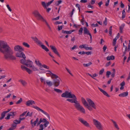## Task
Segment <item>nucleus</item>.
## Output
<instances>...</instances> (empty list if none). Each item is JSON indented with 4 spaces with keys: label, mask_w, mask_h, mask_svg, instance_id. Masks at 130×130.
<instances>
[{
    "label": "nucleus",
    "mask_w": 130,
    "mask_h": 130,
    "mask_svg": "<svg viewBox=\"0 0 130 130\" xmlns=\"http://www.w3.org/2000/svg\"><path fill=\"white\" fill-rule=\"evenodd\" d=\"M104 71V69H101L99 72V74L100 75H102Z\"/></svg>",
    "instance_id": "nucleus-55"
},
{
    "label": "nucleus",
    "mask_w": 130,
    "mask_h": 130,
    "mask_svg": "<svg viewBox=\"0 0 130 130\" xmlns=\"http://www.w3.org/2000/svg\"><path fill=\"white\" fill-rule=\"evenodd\" d=\"M87 101L89 103V106H91L95 109H96V105L93 101L89 98L86 99Z\"/></svg>",
    "instance_id": "nucleus-7"
},
{
    "label": "nucleus",
    "mask_w": 130,
    "mask_h": 130,
    "mask_svg": "<svg viewBox=\"0 0 130 130\" xmlns=\"http://www.w3.org/2000/svg\"><path fill=\"white\" fill-rule=\"evenodd\" d=\"M86 44H83L82 45H80L79 46V48H85V45H86Z\"/></svg>",
    "instance_id": "nucleus-60"
},
{
    "label": "nucleus",
    "mask_w": 130,
    "mask_h": 130,
    "mask_svg": "<svg viewBox=\"0 0 130 130\" xmlns=\"http://www.w3.org/2000/svg\"><path fill=\"white\" fill-rule=\"evenodd\" d=\"M50 47L55 54L58 55L59 57H60V55L58 52L57 48L55 47L52 45H50Z\"/></svg>",
    "instance_id": "nucleus-9"
},
{
    "label": "nucleus",
    "mask_w": 130,
    "mask_h": 130,
    "mask_svg": "<svg viewBox=\"0 0 130 130\" xmlns=\"http://www.w3.org/2000/svg\"><path fill=\"white\" fill-rule=\"evenodd\" d=\"M92 26L94 27H96L98 26V24L96 23V24H94L93 23L91 24Z\"/></svg>",
    "instance_id": "nucleus-54"
},
{
    "label": "nucleus",
    "mask_w": 130,
    "mask_h": 130,
    "mask_svg": "<svg viewBox=\"0 0 130 130\" xmlns=\"http://www.w3.org/2000/svg\"><path fill=\"white\" fill-rule=\"evenodd\" d=\"M98 89L100 91L104 94L105 95L108 97H109L110 96L105 91L103 90V89L100 88L99 87L98 88Z\"/></svg>",
    "instance_id": "nucleus-17"
},
{
    "label": "nucleus",
    "mask_w": 130,
    "mask_h": 130,
    "mask_svg": "<svg viewBox=\"0 0 130 130\" xmlns=\"http://www.w3.org/2000/svg\"><path fill=\"white\" fill-rule=\"evenodd\" d=\"M78 120L82 124L85 126L87 127H89L90 126L89 124L86 121L84 120L83 118L79 117L78 118Z\"/></svg>",
    "instance_id": "nucleus-6"
},
{
    "label": "nucleus",
    "mask_w": 130,
    "mask_h": 130,
    "mask_svg": "<svg viewBox=\"0 0 130 130\" xmlns=\"http://www.w3.org/2000/svg\"><path fill=\"white\" fill-rule=\"evenodd\" d=\"M0 52L3 53L5 59L15 60V57L13 55V52L7 43L3 41H0Z\"/></svg>",
    "instance_id": "nucleus-2"
},
{
    "label": "nucleus",
    "mask_w": 130,
    "mask_h": 130,
    "mask_svg": "<svg viewBox=\"0 0 130 130\" xmlns=\"http://www.w3.org/2000/svg\"><path fill=\"white\" fill-rule=\"evenodd\" d=\"M33 114V112H32L31 113H30V112H28L26 115H25V117H26L27 116H29V117H31L32 116Z\"/></svg>",
    "instance_id": "nucleus-39"
},
{
    "label": "nucleus",
    "mask_w": 130,
    "mask_h": 130,
    "mask_svg": "<svg viewBox=\"0 0 130 130\" xmlns=\"http://www.w3.org/2000/svg\"><path fill=\"white\" fill-rule=\"evenodd\" d=\"M111 74V72L109 71H107L106 72V76L107 78H109V75Z\"/></svg>",
    "instance_id": "nucleus-45"
},
{
    "label": "nucleus",
    "mask_w": 130,
    "mask_h": 130,
    "mask_svg": "<svg viewBox=\"0 0 130 130\" xmlns=\"http://www.w3.org/2000/svg\"><path fill=\"white\" fill-rule=\"evenodd\" d=\"M62 26H58V31H59L62 29Z\"/></svg>",
    "instance_id": "nucleus-63"
},
{
    "label": "nucleus",
    "mask_w": 130,
    "mask_h": 130,
    "mask_svg": "<svg viewBox=\"0 0 130 130\" xmlns=\"http://www.w3.org/2000/svg\"><path fill=\"white\" fill-rule=\"evenodd\" d=\"M16 56L17 57L22 58H26L24 54L22 51L17 52L16 54Z\"/></svg>",
    "instance_id": "nucleus-10"
},
{
    "label": "nucleus",
    "mask_w": 130,
    "mask_h": 130,
    "mask_svg": "<svg viewBox=\"0 0 130 130\" xmlns=\"http://www.w3.org/2000/svg\"><path fill=\"white\" fill-rule=\"evenodd\" d=\"M85 107L88 108L89 110L91 111L93 109L91 107V106H89L88 104V105L86 106Z\"/></svg>",
    "instance_id": "nucleus-44"
},
{
    "label": "nucleus",
    "mask_w": 130,
    "mask_h": 130,
    "mask_svg": "<svg viewBox=\"0 0 130 130\" xmlns=\"http://www.w3.org/2000/svg\"><path fill=\"white\" fill-rule=\"evenodd\" d=\"M17 124L14 123L13 121V124H12L11 126V128L13 130L15 128Z\"/></svg>",
    "instance_id": "nucleus-30"
},
{
    "label": "nucleus",
    "mask_w": 130,
    "mask_h": 130,
    "mask_svg": "<svg viewBox=\"0 0 130 130\" xmlns=\"http://www.w3.org/2000/svg\"><path fill=\"white\" fill-rule=\"evenodd\" d=\"M93 120L94 124L99 130H103V126L99 121L94 119H93Z\"/></svg>",
    "instance_id": "nucleus-3"
},
{
    "label": "nucleus",
    "mask_w": 130,
    "mask_h": 130,
    "mask_svg": "<svg viewBox=\"0 0 130 130\" xmlns=\"http://www.w3.org/2000/svg\"><path fill=\"white\" fill-rule=\"evenodd\" d=\"M31 38L37 44L41 45L42 44V43L38 40L36 37H32Z\"/></svg>",
    "instance_id": "nucleus-13"
},
{
    "label": "nucleus",
    "mask_w": 130,
    "mask_h": 130,
    "mask_svg": "<svg viewBox=\"0 0 130 130\" xmlns=\"http://www.w3.org/2000/svg\"><path fill=\"white\" fill-rule=\"evenodd\" d=\"M42 21L43 22H45V24H46V25L47 26V27H48V28L49 29V30L51 31H52V30H51V28L50 26L48 24V23H47V22H46V20L44 19L43 20H42Z\"/></svg>",
    "instance_id": "nucleus-25"
},
{
    "label": "nucleus",
    "mask_w": 130,
    "mask_h": 130,
    "mask_svg": "<svg viewBox=\"0 0 130 130\" xmlns=\"http://www.w3.org/2000/svg\"><path fill=\"white\" fill-rule=\"evenodd\" d=\"M39 127L40 128L38 130H43L44 128L43 127V125L42 124H41L39 125Z\"/></svg>",
    "instance_id": "nucleus-47"
},
{
    "label": "nucleus",
    "mask_w": 130,
    "mask_h": 130,
    "mask_svg": "<svg viewBox=\"0 0 130 130\" xmlns=\"http://www.w3.org/2000/svg\"><path fill=\"white\" fill-rule=\"evenodd\" d=\"M40 119V120H41V121H41V122H42L45 123L46 121H47L45 119V118H43L42 119V118H41Z\"/></svg>",
    "instance_id": "nucleus-52"
},
{
    "label": "nucleus",
    "mask_w": 130,
    "mask_h": 130,
    "mask_svg": "<svg viewBox=\"0 0 130 130\" xmlns=\"http://www.w3.org/2000/svg\"><path fill=\"white\" fill-rule=\"evenodd\" d=\"M75 11V9H73L72 10L71 12L70 13V16L71 17H72V16L73 14V12Z\"/></svg>",
    "instance_id": "nucleus-57"
},
{
    "label": "nucleus",
    "mask_w": 130,
    "mask_h": 130,
    "mask_svg": "<svg viewBox=\"0 0 130 130\" xmlns=\"http://www.w3.org/2000/svg\"><path fill=\"white\" fill-rule=\"evenodd\" d=\"M35 102L33 100H29L27 101L26 102V105L27 106H29L33 104H35Z\"/></svg>",
    "instance_id": "nucleus-15"
},
{
    "label": "nucleus",
    "mask_w": 130,
    "mask_h": 130,
    "mask_svg": "<svg viewBox=\"0 0 130 130\" xmlns=\"http://www.w3.org/2000/svg\"><path fill=\"white\" fill-rule=\"evenodd\" d=\"M14 50L15 51H24V49L20 45H17L14 46Z\"/></svg>",
    "instance_id": "nucleus-11"
},
{
    "label": "nucleus",
    "mask_w": 130,
    "mask_h": 130,
    "mask_svg": "<svg viewBox=\"0 0 130 130\" xmlns=\"http://www.w3.org/2000/svg\"><path fill=\"white\" fill-rule=\"evenodd\" d=\"M83 30V28L81 27L78 30L79 33L78 34L79 35H81L82 34V32Z\"/></svg>",
    "instance_id": "nucleus-40"
},
{
    "label": "nucleus",
    "mask_w": 130,
    "mask_h": 130,
    "mask_svg": "<svg viewBox=\"0 0 130 130\" xmlns=\"http://www.w3.org/2000/svg\"><path fill=\"white\" fill-rule=\"evenodd\" d=\"M81 100L82 103L85 107H86L87 105H88V104L87 102L83 98H82Z\"/></svg>",
    "instance_id": "nucleus-20"
},
{
    "label": "nucleus",
    "mask_w": 130,
    "mask_h": 130,
    "mask_svg": "<svg viewBox=\"0 0 130 130\" xmlns=\"http://www.w3.org/2000/svg\"><path fill=\"white\" fill-rule=\"evenodd\" d=\"M35 62L36 64L38 66L40 67L42 66L41 63L38 60V62H37L36 60L35 61Z\"/></svg>",
    "instance_id": "nucleus-41"
},
{
    "label": "nucleus",
    "mask_w": 130,
    "mask_h": 130,
    "mask_svg": "<svg viewBox=\"0 0 130 130\" xmlns=\"http://www.w3.org/2000/svg\"><path fill=\"white\" fill-rule=\"evenodd\" d=\"M86 74L87 75H89L92 78L98 76V75L96 74V73L92 75L91 74L89 73H87Z\"/></svg>",
    "instance_id": "nucleus-36"
},
{
    "label": "nucleus",
    "mask_w": 130,
    "mask_h": 130,
    "mask_svg": "<svg viewBox=\"0 0 130 130\" xmlns=\"http://www.w3.org/2000/svg\"><path fill=\"white\" fill-rule=\"evenodd\" d=\"M124 25L123 24H122L120 27V33H122V30L123 29L124 27Z\"/></svg>",
    "instance_id": "nucleus-32"
},
{
    "label": "nucleus",
    "mask_w": 130,
    "mask_h": 130,
    "mask_svg": "<svg viewBox=\"0 0 130 130\" xmlns=\"http://www.w3.org/2000/svg\"><path fill=\"white\" fill-rule=\"evenodd\" d=\"M30 67L31 68L32 70L34 71L38 70V69L37 68L35 67L34 66H32V65L31 67Z\"/></svg>",
    "instance_id": "nucleus-43"
},
{
    "label": "nucleus",
    "mask_w": 130,
    "mask_h": 130,
    "mask_svg": "<svg viewBox=\"0 0 130 130\" xmlns=\"http://www.w3.org/2000/svg\"><path fill=\"white\" fill-rule=\"evenodd\" d=\"M110 1V0H107V1L106 2L105 4V5L106 6H108Z\"/></svg>",
    "instance_id": "nucleus-64"
},
{
    "label": "nucleus",
    "mask_w": 130,
    "mask_h": 130,
    "mask_svg": "<svg viewBox=\"0 0 130 130\" xmlns=\"http://www.w3.org/2000/svg\"><path fill=\"white\" fill-rule=\"evenodd\" d=\"M42 66V67L44 68L47 69H49V67L45 64H43Z\"/></svg>",
    "instance_id": "nucleus-59"
},
{
    "label": "nucleus",
    "mask_w": 130,
    "mask_h": 130,
    "mask_svg": "<svg viewBox=\"0 0 130 130\" xmlns=\"http://www.w3.org/2000/svg\"><path fill=\"white\" fill-rule=\"evenodd\" d=\"M65 69H66V70H67V71L68 72V73L70 74L71 76H73V74H72V73H71L70 71V70L69 69H68V68H67L66 67L65 68Z\"/></svg>",
    "instance_id": "nucleus-53"
},
{
    "label": "nucleus",
    "mask_w": 130,
    "mask_h": 130,
    "mask_svg": "<svg viewBox=\"0 0 130 130\" xmlns=\"http://www.w3.org/2000/svg\"><path fill=\"white\" fill-rule=\"evenodd\" d=\"M32 62L30 60H27L26 61L25 65L26 66L30 67L32 64Z\"/></svg>",
    "instance_id": "nucleus-14"
},
{
    "label": "nucleus",
    "mask_w": 130,
    "mask_h": 130,
    "mask_svg": "<svg viewBox=\"0 0 130 130\" xmlns=\"http://www.w3.org/2000/svg\"><path fill=\"white\" fill-rule=\"evenodd\" d=\"M23 45L25 47L27 48H29L30 47L29 45V44H28L27 43L25 42H23Z\"/></svg>",
    "instance_id": "nucleus-37"
},
{
    "label": "nucleus",
    "mask_w": 130,
    "mask_h": 130,
    "mask_svg": "<svg viewBox=\"0 0 130 130\" xmlns=\"http://www.w3.org/2000/svg\"><path fill=\"white\" fill-rule=\"evenodd\" d=\"M40 46L42 48L45 50L46 51L48 52L49 51L48 49L45 45L43 44H41Z\"/></svg>",
    "instance_id": "nucleus-24"
},
{
    "label": "nucleus",
    "mask_w": 130,
    "mask_h": 130,
    "mask_svg": "<svg viewBox=\"0 0 130 130\" xmlns=\"http://www.w3.org/2000/svg\"><path fill=\"white\" fill-rule=\"evenodd\" d=\"M128 94V92L127 91H126V92H123L119 94V96L121 97H124L127 96Z\"/></svg>",
    "instance_id": "nucleus-19"
},
{
    "label": "nucleus",
    "mask_w": 130,
    "mask_h": 130,
    "mask_svg": "<svg viewBox=\"0 0 130 130\" xmlns=\"http://www.w3.org/2000/svg\"><path fill=\"white\" fill-rule=\"evenodd\" d=\"M85 49L86 50H92V48L91 47H88L86 46H85Z\"/></svg>",
    "instance_id": "nucleus-58"
},
{
    "label": "nucleus",
    "mask_w": 130,
    "mask_h": 130,
    "mask_svg": "<svg viewBox=\"0 0 130 130\" xmlns=\"http://www.w3.org/2000/svg\"><path fill=\"white\" fill-rule=\"evenodd\" d=\"M19 82H20L24 86H25L27 84V83L24 80L22 79L20 80Z\"/></svg>",
    "instance_id": "nucleus-26"
},
{
    "label": "nucleus",
    "mask_w": 130,
    "mask_h": 130,
    "mask_svg": "<svg viewBox=\"0 0 130 130\" xmlns=\"http://www.w3.org/2000/svg\"><path fill=\"white\" fill-rule=\"evenodd\" d=\"M70 31H66L62 30V32L63 34H70Z\"/></svg>",
    "instance_id": "nucleus-38"
},
{
    "label": "nucleus",
    "mask_w": 130,
    "mask_h": 130,
    "mask_svg": "<svg viewBox=\"0 0 130 130\" xmlns=\"http://www.w3.org/2000/svg\"><path fill=\"white\" fill-rule=\"evenodd\" d=\"M46 83L49 87L53 85V83L51 81H47L46 82Z\"/></svg>",
    "instance_id": "nucleus-31"
},
{
    "label": "nucleus",
    "mask_w": 130,
    "mask_h": 130,
    "mask_svg": "<svg viewBox=\"0 0 130 130\" xmlns=\"http://www.w3.org/2000/svg\"><path fill=\"white\" fill-rule=\"evenodd\" d=\"M61 96L63 98H72V99H67L66 100L71 103H74V106L77 110L83 113H85V109L77 101V98L75 95L73 94H72L71 92H69L68 91H66L62 94Z\"/></svg>",
    "instance_id": "nucleus-1"
},
{
    "label": "nucleus",
    "mask_w": 130,
    "mask_h": 130,
    "mask_svg": "<svg viewBox=\"0 0 130 130\" xmlns=\"http://www.w3.org/2000/svg\"><path fill=\"white\" fill-rule=\"evenodd\" d=\"M26 58H23V59H21L20 61V62L22 64L25 65L27 60L25 59Z\"/></svg>",
    "instance_id": "nucleus-27"
},
{
    "label": "nucleus",
    "mask_w": 130,
    "mask_h": 130,
    "mask_svg": "<svg viewBox=\"0 0 130 130\" xmlns=\"http://www.w3.org/2000/svg\"><path fill=\"white\" fill-rule=\"evenodd\" d=\"M25 119V118H21L20 117L19 119V120H16L14 121V123L17 124H19L20 123L22 120H24Z\"/></svg>",
    "instance_id": "nucleus-18"
},
{
    "label": "nucleus",
    "mask_w": 130,
    "mask_h": 130,
    "mask_svg": "<svg viewBox=\"0 0 130 130\" xmlns=\"http://www.w3.org/2000/svg\"><path fill=\"white\" fill-rule=\"evenodd\" d=\"M9 114L10 116L14 117L16 115V113L14 112H10Z\"/></svg>",
    "instance_id": "nucleus-34"
},
{
    "label": "nucleus",
    "mask_w": 130,
    "mask_h": 130,
    "mask_svg": "<svg viewBox=\"0 0 130 130\" xmlns=\"http://www.w3.org/2000/svg\"><path fill=\"white\" fill-rule=\"evenodd\" d=\"M92 64V63L91 62H90L87 63H84L83 64V65L84 67H88Z\"/></svg>",
    "instance_id": "nucleus-33"
},
{
    "label": "nucleus",
    "mask_w": 130,
    "mask_h": 130,
    "mask_svg": "<svg viewBox=\"0 0 130 130\" xmlns=\"http://www.w3.org/2000/svg\"><path fill=\"white\" fill-rule=\"evenodd\" d=\"M62 2V1L61 0L58 1L56 3V5L57 6H59L60 4H61Z\"/></svg>",
    "instance_id": "nucleus-50"
},
{
    "label": "nucleus",
    "mask_w": 130,
    "mask_h": 130,
    "mask_svg": "<svg viewBox=\"0 0 130 130\" xmlns=\"http://www.w3.org/2000/svg\"><path fill=\"white\" fill-rule=\"evenodd\" d=\"M41 4L45 8H47L46 5L44 2H41Z\"/></svg>",
    "instance_id": "nucleus-42"
},
{
    "label": "nucleus",
    "mask_w": 130,
    "mask_h": 130,
    "mask_svg": "<svg viewBox=\"0 0 130 130\" xmlns=\"http://www.w3.org/2000/svg\"><path fill=\"white\" fill-rule=\"evenodd\" d=\"M32 14L36 17L37 18L38 20L42 21L44 19L37 10L34 11L33 12Z\"/></svg>",
    "instance_id": "nucleus-4"
},
{
    "label": "nucleus",
    "mask_w": 130,
    "mask_h": 130,
    "mask_svg": "<svg viewBox=\"0 0 130 130\" xmlns=\"http://www.w3.org/2000/svg\"><path fill=\"white\" fill-rule=\"evenodd\" d=\"M120 7L122 8H123L124 7V5L122 1H121L120 2Z\"/></svg>",
    "instance_id": "nucleus-51"
},
{
    "label": "nucleus",
    "mask_w": 130,
    "mask_h": 130,
    "mask_svg": "<svg viewBox=\"0 0 130 130\" xmlns=\"http://www.w3.org/2000/svg\"><path fill=\"white\" fill-rule=\"evenodd\" d=\"M54 90L57 93H61L62 92V91L59 89L56 88L54 89Z\"/></svg>",
    "instance_id": "nucleus-29"
},
{
    "label": "nucleus",
    "mask_w": 130,
    "mask_h": 130,
    "mask_svg": "<svg viewBox=\"0 0 130 130\" xmlns=\"http://www.w3.org/2000/svg\"><path fill=\"white\" fill-rule=\"evenodd\" d=\"M6 113L5 111H3L1 114V117L0 118V120L4 118L6 114Z\"/></svg>",
    "instance_id": "nucleus-28"
},
{
    "label": "nucleus",
    "mask_w": 130,
    "mask_h": 130,
    "mask_svg": "<svg viewBox=\"0 0 130 130\" xmlns=\"http://www.w3.org/2000/svg\"><path fill=\"white\" fill-rule=\"evenodd\" d=\"M33 119L31 120L30 121V124L31 125L32 127H34L36 125L37 123L39 121V119L37 118L36 119V120L34 122H33Z\"/></svg>",
    "instance_id": "nucleus-12"
},
{
    "label": "nucleus",
    "mask_w": 130,
    "mask_h": 130,
    "mask_svg": "<svg viewBox=\"0 0 130 130\" xmlns=\"http://www.w3.org/2000/svg\"><path fill=\"white\" fill-rule=\"evenodd\" d=\"M103 24L105 25H106L107 24V19L106 17L105 18V20L104 21Z\"/></svg>",
    "instance_id": "nucleus-62"
},
{
    "label": "nucleus",
    "mask_w": 130,
    "mask_h": 130,
    "mask_svg": "<svg viewBox=\"0 0 130 130\" xmlns=\"http://www.w3.org/2000/svg\"><path fill=\"white\" fill-rule=\"evenodd\" d=\"M27 112V111H25L23 112L22 114L20 115V117H21L22 116H24L26 114V113Z\"/></svg>",
    "instance_id": "nucleus-61"
},
{
    "label": "nucleus",
    "mask_w": 130,
    "mask_h": 130,
    "mask_svg": "<svg viewBox=\"0 0 130 130\" xmlns=\"http://www.w3.org/2000/svg\"><path fill=\"white\" fill-rule=\"evenodd\" d=\"M26 70L27 72H28L29 74H30L32 72V71L27 68Z\"/></svg>",
    "instance_id": "nucleus-48"
},
{
    "label": "nucleus",
    "mask_w": 130,
    "mask_h": 130,
    "mask_svg": "<svg viewBox=\"0 0 130 130\" xmlns=\"http://www.w3.org/2000/svg\"><path fill=\"white\" fill-rule=\"evenodd\" d=\"M115 59V57L113 55H111L110 56H108L107 57L106 59L107 60H113Z\"/></svg>",
    "instance_id": "nucleus-23"
},
{
    "label": "nucleus",
    "mask_w": 130,
    "mask_h": 130,
    "mask_svg": "<svg viewBox=\"0 0 130 130\" xmlns=\"http://www.w3.org/2000/svg\"><path fill=\"white\" fill-rule=\"evenodd\" d=\"M60 79L58 77V78H55L53 80V85L55 87H57L59 86L60 84Z\"/></svg>",
    "instance_id": "nucleus-8"
},
{
    "label": "nucleus",
    "mask_w": 130,
    "mask_h": 130,
    "mask_svg": "<svg viewBox=\"0 0 130 130\" xmlns=\"http://www.w3.org/2000/svg\"><path fill=\"white\" fill-rule=\"evenodd\" d=\"M84 35H88L90 33L89 30L87 29L86 27H84Z\"/></svg>",
    "instance_id": "nucleus-21"
},
{
    "label": "nucleus",
    "mask_w": 130,
    "mask_h": 130,
    "mask_svg": "<svg viewBox=\"0 0 130 130\" xmlns=\"http://www.w3.org/2000/svg\"><path fill=\"white\" fill-rule=\"evenodd\" d=\"M116 38H114L113 40V45L115 46L116 44V41L117 40Z\"/></svg>",
    "instance_id": "nucleus-49"
},
{
    "label": "nucleus",
    "mask_w": 130,
    "mask_h": 130,
    "mask_svg": "<svg viewBox=\"0 0 130 130\" xmlns=\"http://www.w3.org/2000/svg\"><path fill=\"white\" fill-rule=\"evenodd\" d=\"M21 68L23 70H26L27 68L24 65H22L21 66Z\"/></svg>",
    "instance_id": "nucleus-56"
},
{
    "label": "nucleus",
    "mask_w": 130,
    "mask_h": 130,
    "mask_svg": "<svg viewBox=\"0 0 130 130\" xmlns=\"http://www.w3.org/2000/svg\"><path fill=\"white\" fill-rule=\"evenodd\" d=\"M22 101V98H20V99L16 103V104H20Z\"/></svg>",
    "instance_id": "nucleus-46"
},
{
    "label": "nucleus",
    "mask_w": 130,
    "mask_h": 130,
    "mask_svg": "<svg viewBox=\"0 0 130 130\" xmlns=\"http://www.w3.org/2000/svg\"><path fill=\"white\" fill-rule=\"evenodd\" d=\"M111 120L113 123V125L115 128L118 130L119 129V128L116 122L112 119Z\"/></svg>",
    "instance_id": "nucleus-22"
},
{
    "label": "nucleus",
    "mask_w": 130,
    "mask_h": 130,
    "mask_svg": "<svg viewBox=\"0 0 130 130\" xmlns=\"http://www.w3.org/2000/svg\"><path fill=\"white\" fill-rule=\"evenodd\" d=\"M32 107L33 108L36 109L37 110L39 111H41V112L43 113L44 114L46 115L47 117L49 119H50V116L49 114L47 112L44 111L43 110L39 108L38 107L35 106H32Z\"/></svg>",
    "instance_id": "nucleus-5"
},
{
    "label": "nucleus",
    "mask_w": 130,
    "mask_h": 130,
    "mask_svg": "<svg viewBox=\"0 0 130 130\" xmlns=\"http://www.w3.org/2000/svg\"><path fill=\"white\" fill-rule=\"evenodd\" d=\"M46 71L49 72L48 73V74L51 75V77L52 79L54 78H58V76L57 75L53 74L50 71L48 70Z\"/></svg>",
    "instance_id": "nucleus-16"
},
{
    "label": "nucleus",
    "mask_w": 130,
    "mask_h": 130,
    "mask_svg": "<svg viewBox=\"0 0 130 130\" xmlns=\"http://www.w3.org/2000/svg\"><path fill=\"white\" fill-rule=\"evenodd\" d=\"M113 72L111 73V76L113 78L115 76V69H112Z\"/></svg>",
    "instance_id": "nucleus-35"
}]
</instances>
